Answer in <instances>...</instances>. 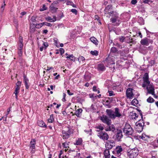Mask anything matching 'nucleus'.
<instances>
[{
    "label": "nucleus",
    "mask_w": 158,
    "mask_h": 158,
    "mask_svg": "<svg viewBox=\"0 0 158 158\" xmlns=\"http://www.w3.org/2000/svg\"><path fill=\"white\" fill-rule=\"evenodd\" d=\"M67 92L69 95H72L73 94V93L71 92L69 90H67Z\"/></svg>",
    "instance_id": "e2e57ef3"
},
{
    "label": "nucleus",
    "mask_w": 158,
    "mask_h": 158,
    "mask_svg": "<svg viewBox=\"0 0 158 158\" xmlns=\"http://www.w3.org/2000/svg\"><path fill=\"white\" fill-rule=\"evenodd\" d=\"M93 90L94 91H97V88L95 86H94L93 88Z\"/></svg>",
    "instance_id": "774afa93"
},
{
    "label": "nucleus",
    "mask_w": 158,
    "mask_h": 158,
    "mask_svg": "<svg viewBox=\"0 0 158 158\" xmlns=\"http://www.w3.org/2000/svg\"><path fill=\"white\" fill-rule=\"evenodd\" d=\"M18 54L19 56H21L23 54L22 50H18Z\"/></svg>",
    "instance_id": "13d9d810"
},
{
    "label": "nucleus",
    "mask_w": 158,
    "mask_h": 158,
    "mask_svg": "<svg viewBox=\"0 0 158 158\" xmlns=\"http://www.w3.org/2000/svg\"><path fill=\"white\" fill-rule=\"evenodd\" d=\"M103 153L105 158H110V155L108 149H105Z\"/></svg>",
    "instance_id": "4be33fe9"
},
{
    "label": "nucleus",
    "mask_w": 158,
    "mask_h": 158,
    "mask_svg": "<svg viewBox=\"0 0 158 158\" xmlns=\"http://www.w3.org/2000/svg\"><path fill=\"white\" fill-rule=\"evenodd\" d=\"M54 118L53 114L50 115V117L48 120V123H53L54 122Z\"/></svg>",
    "instance_id": "c85d7f7f"
},
{
    "label": "nucleus",
    "mask_w": 158,
    "mask_h": 158,
    "mask_svg": "<svg viewBox=\"0 0 158 158\" xmlns=\"http://www.w3.org/2000/svg\"><path fill=\"white\" fill-rule=\"evenodd\" d=\"M90 53L93 55L97 56L98 55V52L97 50L94 51H91L90 52Z\"/></svg>",
    "instance_id": "58836bf2"
},
{
    "label": "nucleus",
    "mask_w": 158,
    "mask_h": 158,
    "mask_svg": "<svg viewBox=\"0 0 158 158\" xmlns=\"http://www.w3.org/2000/svg\"><path fill=\"white\" fill-rule=\"evenodd\" d=\"M106 112L109 117L112 119H115L116 117H121L122 116L119 109L118 108L114 109V111L110 109H107Z\"/></svg>",
    "instance_id": "f257e3e1"
},
{
    "label": "nucleus",
    "mask_w": 158,
    "mask_h": 158,
    "mask_svg": "<svg viewBox=\"0 0 158 158\" xmlns=\"http://www.w3.org/2000/svg\"><path fill=\"white\" fill-rule=\"evenodd\" d=\"M124 150V148H123L121 146H118L115 148V151L114 152L116 153V154L118 156H119L123 152Z\"/></svg>",
    "instance_id": "9d476101"
},
{
    "label": "nucleus",
    "mask_w": 158,
    "mask_h": 158,
    "mask_svg": "<svg viewBox=\"0 0 158 158\" xmlns=\"http://www.w3.org/2000/svg\"><path fill=\"white\" fill-rule=\"evenodd\" d=\"M59 51L61 55H62L64 53V50L62 48H60Z\"/></svg>",
    "instance_id": "4d7b16f0"
},
{
    "label": "nucleus",
    "mask_w": 158,
    "mask_h": 158,
    "mask_svg": "<svg viewBox=\"0 0 158 158\" xmlns=\"http://www.w3.org/2000/svg\"><path fill=\"white\" fill-rule=\"evenodd\" d=\"M97 69L98 70L101 71H103L106 69L105 66L103 64H98Z\"/></svg>",
    "instance_id": "5701e85b"
},
{
    "label": "nucleus",
    "mask_w": 158,
    "mask_h": 158,
    "mask_svg": "<svg viewBox=\"0 0 158 158\" xmlns=\"http://www.w3.org/2000/svg\"><path fill=\"white\" fill-rule=\"evenodd\" d=\"M137 2L136 0H132L131 1V3L133 5L135 4Z\"/></svg>",
    "instance_id": "680f3d73"
},
{
    "label": "nucleus",
    "mask_w": 158,
    "mask_h": 158,
    "mask_svg": "<svg viewBox=\"0 0 158 158\" xmlns=\"http://www.w3.org/2000/svg\"><path fill=\"white\" fill-rule=\"evenodd\" d=\"M146 87V89L148 91L147 94L149 93L151 94H154V93H155V89L153 85L151 84L150 85H147Z\"/></svg>",
    "instance_id": "4468645a"
},
{
    "label": "nucleus",
    "mask_w": 158,
    "mask_h": 158,
    "mask_svg": "<svg viewBox=\"0 0 158 158\" xmlns=\"http://www.w3.org/2000/svg\"><path fill=\"white\" fill-rule=\"evenodd\" d=\"M56 16H55V15L53 16V18H52V19H53V20H54V22H55V21H56Z\"/></svg>",
    "instance_id": "338daca9"
},
{
    "label": "nucleus",
    "mask_w": 158,
    "mask_h": 158,
    "mask_svg": "<svg viewBox=\"0 0 158 158\" xmlns=\"http://www.w3.org/2000/svg\"><path fill=\"white\" fill-rule=\"evenodd\" d=\"M112 5H108L106 7L105 10V14L107 15L108 14V11L110 10V9L111 8Z\"/></svg>",
    "instance_id": "393cba45"
},
{
    "label": "nucleus",
    "mask_w": 158,
    "mask_h": 158,
    "mask_svg": "<svg viewBox=\"0 0 158 158\" xmlns=\"http://www.w3.org/2000/svg\"><path fill=\"white\" fill-rule=\"evenodd\" d=\"M152 40L145 37L141 40L140 43L143 46H148L150 43H152Z\"/></svg>",
    "instance_id": "1a4fd4ad"
},
{
    "label": "nucleus",
    "mask_w": 158,
    "mask_h": 158,
    "mask_svg": "<svg viewBox=\"0 0 158 158\" xmlns=\"http://www.w3.org/2000/svg\"><path fill=\"white\" fill-rule=\"evenodd\" d=\"M112 53L118 54L117 48L115 47H112L110 49V53Z\"/></svg>",
    "instance_id": "2f4dec72"
},
{
    "label": "nucleus",
    "mask_w": 158,
    "mask_h": 158,
    "mask_svg": "<svg viewBox=\"0 0 158 158\" xmlns=\"http://www.w3.org/2000/svg\"><path fill=\"white\" fill-rule=\"evenodd\" d=\"M98 136L101 139L103 140H107L109 138V136L105 132L99 133Z\"/></svg>",
    "instance_id": "f8f14e48"
},
{
    "label": "nucleus",
    "mask_w": 158,
    "mask_h": 158,
    "mask_svg": "<svg viewBox=\"0 0 158 158\" xmlns=\"http://www.w3.org/2000/svg\"><path fill=\"white\" fill-rule=\"evenodd\" d=\"M43 24H44L42 23L39 24H36L35 25V27L37 28H40L43 26Z\"/></svg>",
    "instance_id": "4c0bfd02"
},
{
    "label": "nucleus",
    "mask_w": 158,
    "mask_h": 158,
    "mask_svg": "<svg viewBox=\"0 0 158 158\" xmlns=\"http://www.w3.org/2000/svg\"><path fill=\"white\" fill-rule=\"evenodd\" d=\"M119 40L122 42H123L124 41H125V37L124 36H122L120 37Z\"/></svg>",
    "instance_id": "603ef678"
},
{
    "label": "nucleus",
    "mask_w": 158,
    "mask_h": 158,
    "mask_svg": "<svg viewBox=\"0 0 158 158\" xmlns=\"http://www.w3.org/2000/svg\"><path fill=\"white\" fill-rule=\"evenodd\" d=\"M65 55L68 56L66 57L67 59H69L71 60H75V57L73 55H68L67 53H66Z\"/></svg>",
    "instance_id": "cd10ccee"
},
{
    "label": "nucleus",
    "mask_w": 158,
    "mask_h": 158,
    "mask_svg": "<svg viewBox=\"0 0 158 158\" xmlns=\"http://www.w3.org/2000/svg\"><path fill=\"white\" fill-rule=\"evenodd\" d=\"M43 44L44 46L45 47V48H47L48 46V43L47 42H44Z\"/></svg>",
    "instance_id": "052dcab7"
},
{
    "label": "nucleus",
    "mask_w": 158,
    "mask_h": 158,
    "mask_svg": "<svg viewBox=\"0 0 158 158\" xmlns=\"http://www.w3.org/2000/svg\"><path fill=\"white\" fill-rule=\"evenodd\" d=\"M115 13H117L116 11H112L111 10H110L108 11V13L106 16L107 17H108L109 18H110V16H111V15H113L114 14H115Z\"/></svg>",
    "instance_id": "473e14b6"
},
{
    "label": "nucleus",
    "mask_w": 158,
    "mask_h": 158,
    "mask_svg": "<svg viewBox=\"0 0 158 158\" xmlns=\"http://www.w3.org/2000/svg\"><path fill=\"white\" fill-rule=\"evenodd\" d=\"M72 133V132L70 129H69L67 131L64 130L62 131V135L64 139H68Z\"/></svg>",
    "instance_id": "0eeeda50"
},
{
    "label": "nucleus",
    "mask_w": 158,
    "mask_h": 158,
    "mask_svg": "<svg viewBox=\"0 0 158 158\" xmlns=\"http://www.w3.org/2000/svg\"><path fill=\"white\" fill-rule=\"evenodd\" d=\"M139 138L142 139L145 142L148 141L150 139V137L148 135H146L145 134H143L139 136Z\"/></svg>",
    "instance_id": "6ab92c4d"
},
{
    "label": "nucleus",
    "mask_w": 158,
    "mask_h": 158,
    "mask_svg": "<svg viewBox=\"0 0 158 158\" xmlns=\"http://www.w3.org/2000/svg\"><path fill=\"white\" fill-rule=\"evenodd\" d=\"M143 2L145 3H148L149 2V0H143Z\"/></svg>",
    "instance_id": "0e129e2a"
},
{
    "label": "nucleus",
    "mask_w": 158,
    "mask_h": 158,
    "mask_svg": "<svg viewBox=\"0 0 158 158\" xmlns=\"http://www.w3.org/2000/svg\"><path fill=\"white\" fill-rule=\"evenodd\" d=\"M134 91L133 89L131 88H129L127 90L126 94L128 98L131 99L134 97Z\"/></svg>",
    "instance_id": "423d86ee"
},
{
    "label": "nucleus",
    "mask_w": 158,
    "mask_h": 158,
    "mask_svg": "<svg viewBox=\"0 0 158 158\" xmlns=\"http://www.w3.org/2000/svg\"><path fill=\"white\" fill-rule=\"evenodd\" d=\"M82 110L81 109H77L76 110L75 113V114L77 116L79 117L80 114L82 113Z\"/></svg>",
    "instance_id": "7c9ffc66"
},
{
    "label": "nucleus",
    "mask_w": 158,
    "mask_h": 158,
    "mask_svg": "<svg viewBox=\"0 0 158 158\" xmlns=\"http://www.w3.org/2000/svg\"><path fill=\"white\" fill-rule=\"evenodd\" d=\"M10 112V107H9L7 109V112L6 114V117H2L0 118V121L3 119V120L5 122L4 123H8L9 122V117H8L7 115L9 114Z\"/></svg>",
    "instance_id": "2eb2a0df"
},
{
    "label": "nucleus",
    "mask_w": 158,
    "mask_h": 158,
    "mask_svg": "<svg viewBox=\"0 0 158 158\" xmlns=\"http://www.w3.org/2000/svg\"><path fill=\"white\" fill-rule=\"evenodd\" d=\"M123 132L126 135H132L134 131L129 124L126 123L123 129Z\"/></svg>",
    "instance_id": "7ed1b4c3"
},
{
    "label": "nucleus",
    "mask_w": 158,
    "mask_h": 158,
    "mask_svg": "<svg viewBox=\"0 0 158 158\" xmlns=\"http://www.w3.org/2000/svg\"><path fill=\"white\" fill-rule=\"evenodd\" d=\"M154 99L151 97H149L147 99V101L149 103H152L154 102Z\"/></svg>",
    "instance_id": "a19ab883"
},
{
    "label": "nucleus",
    "mask_w": 158,
    "mask_h": 158,
    "mask_svg": "<svg viewBox=\"0 0 158 158\" xmlns=\"http://www.w3.org/2000/svg\"><path fill=\"white\" fill-rule=\"evenodd\" d=\"M37 124L38 125L42 127H46L47 126L45 124L44 122L42 120H39L37 121Z\"/></svg>",
    "instance_id": "b1692460"
},
{
    "label": "nucleus",
    "mask_w": 158,
    "mask_h": 158,
    "mask_svg": "<svg viewBox=\"0 0 158 158\" xmlns=\"http://www.w3.org/2000/svg\"><path fill=\"white\" fill-rule=\"evenodd\" d=\"M100 120L104 123L106 124L107 125H110L111 123V120L109 119L105 115H103L100 117Z\"/></svg>",
    "instance_id": "6e6552de"
},
{
    "label": "nucleus",
    "mask_w": 158,
    "mask_h": 158,
    "mask_svg": "<svg viewBox=\"0 0 158 158\" xmlns=\"http://www.w3.org/2000/svg\"><path fill=\"white\" fill-rule=\"evenodd\" d=\"M5 0H4L3 1V3L1 6V11H2V12L3 11V10H4L5 6L6 5L5 3Z\"/></svg>",
    "instance_id": "79ce46f5"
},
{
    "label": "nucleus",
    "mask_w": 158,
    "mask_h": 158,
    "mask_svg": "<svg viewBox=\"0 0 158 158\" xmlns=\"http://www.w3.org/2000/svg\"><path fill=\"white\" fill-rule=\"evenodd\" d=\"M62 146L64 148H69V144L66 142H64L62 143Z\"/></svg>",
    "instance_id": "c03bdc74"
},
{
    "label": "nucleus",
    "mask_w": 158,
    "mask_h": 158,
    "mask_svg": "<svg viewBox=\"0 0 158 158\" xmlns=\"http://www.w3.org/2000/svg\"><path fill=\"white\" fill-rule=\"evenodd\" d=\"M85 60V58L83 56H80L78 58V61L80 63H81L82 62L83 63Z\"/></svg>",
    "instance_id": "e433bc0d"
},
{
    "label": "nucleus",
    "mask_w": 158,
    "mask_h": 158,
    "mask_svg": "<svg viewBox=\"0 0 158 158\" xmlns=\"http://www.w3.org/2000/svg\"><path fill=\"white\" fill-rule=\"evenodd\" d=\"M71 11L75 15H77V11L76 9H73L71 10Z\"/></svg>",
    "instance_id": "6e6d98bb"
},
{
    "label": "nucleus",
    "mask_w": 158,
    "mask_h": 158,
    "mask_svg": "<svg viewBox=\"0 0 158 158\" xmlns=\"http://www.w3.org/2000/svg\"><path fill=\"white\" fill-rule=\"evenodd\" d=\"M47 8L46 7L45 5H44L40 9V11H43L44 10H46L47 9Z\"/></svg>",
    "instance_id": "8fccbe9b"
},
{
    "label": "nucleus",
    "mask_w": 158,
    "mask_h": 158,
    "mask_svg": "<svg viewBox=\"0 0 158 158\" xmlns=\"http://www.w3.org/2000/svg\"><path fill=\"white\" fill-rule=\"evenodd\" d=\"M96 129H99L101 131H102L103 130L104 128L102 126L99 125L98 126L96 127Z\"/></svg>",
    "instance_id": "3c124183"
},
{
    "label": "nucleus",
    "mask_w": 158,
    "mask_h": 158,
    "mask_svg": "<svg viewBox=\"0 0 158 158\" xmlns=\"http://www.w3.org/2000/svg\"><path fill=\"white\" fill-rule=\"evenodd\" d=\"M109 129H110V131H113L115 129V127L113 124L111 125L110 126H109Z\"/></svg>",
    "instance_id": "49530a36"
},
{
    "label": "nucleus",
    "mask_w": 158,
    "mask_h": 158,
    "mask_svg": "<svg viewBox=\"0 0 158 158\" xmlns=\"http://www.w3.org/2000/svg\"><path fill=\"white\" fill-rule=\"evenodd\" d=\"M138 102L137 100L134 98L131 102V104L134 106H136L138 104Z\"/></svg>",
    "instance_id": "f704fd0d"
},
{
    "label": "nucleus",
    "mask_w": 158,
    "mask_h": 158,
    "mask_svg": "<svg viewBox=\"0 0 158 158\" xmlns=\"http://www.w3.org/2000/svg\"><path fill=\"white\" fill-rule=\"evenodd\" d=\"M66 2V4L67 5L71 6L72 5H73V2H72L69 0H67Z\"/></svg>",
    "instance_id": "864d4df0"
},
{
    "label": "nucleus",
    "mask_w": 158,
    "mask_h": 158,
    "mask_svg": "<svg viewBox=\"0 0 158 158\" xmlns=\"http://www.w3.org/2000/svg\"><path fill=\"white\" fill-rule=\"evenodd\" d=\"M21 84V82L18 81L16 83V85L17 87H20Z\"/></svg>",
    "instance_id": "bf43d9fd"
},
{
    "label": "nucleus",
    "mask_w": 158,
    "mask_h": 158,
    "mask_svg": "<svg viewBox=\"0 0 158 158\" xmlns=\"http://www.w3.org/2000/svg\"><path fill=\"white\" fill-rule=\"evenodd\" d=\"M130 115L131 117V118L132 119L138 120L137 119L139 115L137 114H136L134 111H133L130 113Z\"/></svg>",
    "instance_id": "412c9836"
},
{
    "label": "nucleus",
    "mask_w": 158,
    "mask_h": 158,
    "mask_svg": "<svg viewBox=\"0 0 158 158\" xmlns=\"http://www.w3.org/2000/svg\"><path fill=\"white\" fill-rule=\"evenodd\" d=\"M35 139H32L31 141L30 142L29 147L30 148L32 149L31 151V152L32 153H34L35 152V150L34 149L35 148Z\"/></svg>",
    "instance_id": "dca6fc26"
},
{
    "label": "nucleus",
    "mask_w": 158,
    "mask_h": 158,
    "mask_svg": "<svg viewBox=\"0 0 158 158\" xmlns=\"http://www.w3.org/2000/svg\"><path fill=\"white\" fill-rule=\"evenodd\" d=\"M31 20L32 22H35L36 21V17L35 16H32L31 19Z\"/></svg>",
    "instance_id": "5fc2aeb1"
},
{
    "label": "nucleus",
    "mask_w": 158,
    "mask_h": 158,
    "mask_svg": "<svg viewBox=\"0 0 158 158\" xmlns=\"http://www.w3.org/2000/svg\"><path fill=\"white\" fill-rule=\"evenodd\" d=\"M91 129H89L88 130H84V131L87 134H89V135H91Z\"/></svg>",
    "instance_id": "09e8293b"
},
{
    "label": "nucleus",
    "mask_w": 158,
    "mask_h": 158,
    "mask_svg": "<svg viewBox=\"0 0 158 158\" xmlns=\"http://www.w3.org/2000/svg\"><path fill=\"white\" fill-rule=\"evenodd\" d=\"M133 35L134 36H139L141 38L142 37V35L140 32H139L138 33H136L135 35L133 34Z\"/></svg>",
    "instance_id": "37998d69"
},
{
    "label": "nucleus",
    "mask_w": 158,
    "mask_h": 158,
    "mask_svg": "<svg viewBox=\"0 0 158 158\" xmlns=\"http://www.w3.org/2000/svg\"><path fill=\"white\" fill-rule=\"evenodd\" d=\"M90 96V98H96V95H95L94 94H90L89 95Z\"/></svg>",
    "instance_id": "69168bd1"
},
{
    "label": "nucleus",
    "mask_w": 158,
    "mask_h": 158,
    "mask_svg": "<svg viewBox=\"0 0 158 158\" xmlns=\"http://www.w3.org/2000/svg\"><path fill=\"white\" fill-rule=\"evenodd\" d=\"M90 41L96 45L98 44V41L94 37H92L90 38Z\"/></svg>",
    "instance_id": "a878e982"
},
{
    "label": "nucleus",
    "mask_w": 158,
    "mask_h": 158,
    "mask_svg": "<svg viewBox=\"0 0 158 158\" xmlns=\"http://www.w3.org/2000/svg\"><path fill=\"white\" fill-rule=\"evenodd\" d=\"M143 83L142 84V87L143 88L150 85V81L149 80L148 74V73H145L143 77Z\"/></svg>",
    "instance_id": "39448f33"
},
{
    "label": "nucleus",
    "mask_w": 158,
    "mask_h": 158,
    "mask_svg": "<svg viewBox=\"0 0 158 158\" xmlns=\"http://www.w3.org/2000/svg\"><path fill=\"white\" fill-rule=\"evenodd\" d=\"M123 137V135L122 133V132L120 131H119L117 133L116 136V140L118 141H120L121 139Z\"/></svg>",
    "instance_id": "a211bd4d"
},
{
    "label": "nucleus",
    "mask_w": 158,
    "mask_h": 158,
    "mask_svg": "<svg viewBox=\"0 0 158 158\" xmlns=\"http://www.w3.org/2000/svg\"><path fill=\"white\" fill-rule=\"evenodd\" d=\"M42 23L44 24H43V26L45 25L50 27H51L52 26V24L50 23L47 22H43Z\"/></svg>",
    "instance_id": "a18cd8bd"
},
{
    "label": "nucleus",
    "mask_w": 158,
    "mask_h": 158,
    "mask_svg": "<svg viewBox=\"0 0 158 158\" xmlns=\"http://www.w3.org/2000/svg\"><path fill=\"white\" fill-rule=\"evenodd\" d=\"M82 142V140L81 138H79L78 140L76 141V143H74L75 145H80L81 144Z\"/></svg>",
    "instance_id": "72a5a7b5"
},
{
    "label": "nucleus",
    "mask_w": 158,
    "mask_h": 158,
    "mask_svg": "<svg viewBox=\"0 0 158 158\" xmlns=\"http://www.w3.org/2000/svg\"><path fill=\"white\" fill-rule=\"evenodd\" d=\"M125 41L127 43H133V41L132 38H131L129 36H127L125 37Z\"/></svg>",
    "instance_id": "bb28decb"
},
{
    "label": "nucleus",
    "mask_w": 158,
    "mask_h": 158,
    "mask_svg": "<svg viewBox=\"0 0 158 158\" xmlns=\"http://www.w3.org/2000/svg\"><path fill=\"white\" fill-rule=\"evenodd\" d=\"M23 37L20 36L19 38V42L18 49V50H22L23 48Z\"/></svg>",
    "instance_id": "f3484780"
},
{
    "label": "nucleus",
    "mask_w": 158,
    "mask_h": 158,
    "mask_svg": "<svg viewBox=\"0 0 158 158\" xmlns=\"http://www.w3.org/2000/svg\"><path fill=\"white\" fill-rule=\"evenodd\" d=\"M45 19L47 21L50 22H54V20H53L51 17L50 16H48L46 17L45 18Z\"/></svg>",
    "instance_id": "ea45409f"
},
{
    "label": "nucleus",
    "mask_w": 158,
    "mask_h": 158,
    "mask_svg": "<svg viewBox=\"0 0 158 158\" xmlns=\"http://www.w3.org/2000/svg\"><path fill=\"white\" fill-rule=\"evenodd\" d=\"M138 121L135 124L136 126L135 128L137 131L139 132H141L143 130V126L144 125V123L143 120L138 119Z\"/></svg>",
    "instance_id": "20e7f679"
},
{
    "label": "nucleus",
    "mask_w": 158,
    "mask_h": 158,
    "mask_svg": "<svg viewBox=\"0 0 158 158\" xmlns=\"http://www.w3.org/2000/svg\"><path fill=\"white\" fill-rule=\"evenodd\" d=\"M110 21L116 26H118L121 22V18L119 17V14L118 13H115L114 14L111 15Z\"/></svg>",
    "instance_id": "f03ea898"
},
{
    "label": "nucleus",
    "mask_w": 158,
    "mask_h": 158,
    "mask_svg": "<svg viewBox=\"0 0 158 158\" xmlns=\"http://www.w3.org/2000/svg\"><path fill=\"white\" fill-rule=\"evenodd\" d=\"M108 93H109V95L110 96H114L115 94L114 93V92L112 91H108Z\"/></svg>",
    "instance_id": "de8ad7c7"
},
{
    "label": "nucleus",
    "mask_w": 158,
    "mask_h": 158,
    "mask_svg": "<svg viewBox=\"0 0 158 158\" xmlns=\"http://www.w3.org/2000/svg\"><path fill=\"white\" fill-rule=\"evenodd\" d=\"M115 146V143L113 140H108L106 143V147L108 149L112 148Z\"/></svg>",
    "instance_id": "ddd939ff"
},
{
    "label": "nucleus",
    "mask_w": 158,
    "mask_h": 158,
    "mask_svg": "<svg viewBox=\"0 0 158 158\" xmlns=\"http://www.w3.org/2000/svg\"><path fill=\"white\" fill-rule=\"evenodd\" d=\"M50 10L53 13L56 12V7L52 5L50 7Z\"/></svg>",
    "instance_id": "c9c22d12"
},
{
    "label": "nucleus",
    "mask_w": 158,
    "mask_h": 158,
    "mask_svg": "<svg viewBox=\"0 0 158 158\" xmlns=\"http://www.w3.org/2000/svg\"><path fill=\"white\" fill-rule=\"evenodd\" d=\"M115 59L114 56H109L106 58L105 61L108 65H110L115 64Z\"/></svg>",
    "instance_id": "9b49d317"
},
{
    "label": "nucleus",
    "mask_w": 158,
    "mask_h": 158,
    "mask_svg": "<svg viewBox=\"0 0 158 158\" xmlns=\"http://www.w3.org/2000/svg\"><path fill=\"white\" fill-rule=\"evenodd\" d=\"M23 82L24 83L26 88L28 89L29 88V85H28L29 80L27 78L26 76L24 75L23 76Z\"/></svg>",
    "instance_id": "aec40b11"
},
{
    "label": "nucleus",
    "mask_w": 158,
    "mask_h": 158,
    "mask_svg": "<svg viewBox=\"0 0 158 158\" xmlns=\"http://www.w3.org/2000/svg\"><path fill=\"white\" fill-rule=\"evenodd\" d=\"M20 89V87H17L15 88V92L14 93L15 95V97L16 98H18V94L19 92V90Z\"/></svg>",
    "instance_id": "c756f323"
}]
</instances>
